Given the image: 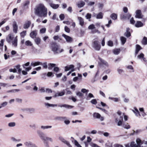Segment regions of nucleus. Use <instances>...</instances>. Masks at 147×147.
I'll return each mask as SVG.
<instances>
[{
    "label": "nucleus",
    "instance_id": "obj_58",
    "mask_svg": "<svg viewBox=\"0 0 147 147\" xmlns=\"http://www.w3.org/2000/svg\"><path fill=\"white\" fill-rule=\"evenodd\" d=\"M59 18L61 20H63L65 18V16L64 14H61L59 16Z\"/></svg>",
    "mask_w": 147,
    "mask_h": 147
},
{
    "label": "nucleus",
    "instance_id": "obj_31",
    "mask_svg": "<svg viewBox=\"0 0 147 147\" xmlns=\"http://www.w3.org/2000/svg\"><path fill=\"white\" fill-rule=\"evenodd\" d=\"M35 42L38 45H39L40 43L41 42V39H40L38 37H36L34 39Z\"/></svg>",
    "mask_w": 147,
    "mask_h": 147
},
{
    "label": "nucleus",
    "instance_id": "obj_4",
    "mask_svg": "<svg viewBox=\"0 0 147 147\" xmlns=\"http://www.w3.org/2000/svg\"><path fill=\"white\" fill-rule=\"evenodd\" d=\"M24 145L26 147H38L35 143L31 141L27 140L24 143Z\"/></svg>",
    "mask_w": 147,
    "mask_h": 147
},
{
    "label": "nucleus",
    "instance_id": "obj_45",
    "mask_svg": "<svg viewBox=\"0 0 147 147\" xmlns=\"http://www.w3.org/2000/svg\"><path fill=\"white\" fill-rule=\"evenodd\" d=\"M122 126L123 127L127 129L130 128V126L128 123L126 124H123Z\"/></svg>",
    "mask_w": 147,
    "mask_h": 147
},
{
    "label": "nucleus",
    "instance_id": "obj_42",
    "mask_svg": "<svg viewBox=\"0 0 147 147\" xmlns=\"http://www.w3.org/2000/svg\"><path fill=\"white\" fill-rule=\"evenodd\" d=\"M26 31H24L21 32L20 33V35L21 37L24 38L26 35Z\"/></svg>",
    "mask_w": 147,
    "mask_h": 147
},
{
    "label": "nucleus",
    "instance_id": "obj_1",
    "mask_svg": "<svg viewBox=\"0 0 147 147\" xmlns=\"http://www.w3.org/2000/svg\"><path fill=\"white\" fill-rule=\"evenodd\" d=\"M35 14L40 17H45L47 13V8L44 4L40 3L36 6L34 9Z\"/></svg>",
    "mask_w": 147,
    "mask_h": 147
},
{
    "label": "nucleus",
    "instance_id": "obj_6",
    "mask_svg": "<svg viewBox=\"0 0 147 147\" xmlns=\"http://www.w3.org/2000/svg\"><path fill=\"white\" fill-rule=\"evenodd\" d=\"M56 64L54 63H50L48 64V68L49 69H51L52 67H54L53 71H54L57 72L59 70V68L58 67H55Z\"/></svg>",
    "mask_w": 147,
    "mask_h": 147
},
{
    "label": "nucleus",
    "instance_id": "obj_14",
    "mask_svg": "<svg viewBox=\"0 0 147 147\" xmlns=\"http://www.w3.org/2000/svg\"><path fill=\"white\" fill-rule=\"evenodd\" d=\"M65 93V90H63L62 91L60 92H58L55 94L54 96V97H55L59 96H62L64 95Z\"/></svg>",
    "mask_w": 147,
    "mask_h": 147
},
{
    "label": "nucleus",
    "instance_id": "obj_5",
    "mask_svg": "<svg viewBox=\"0 0 147 147\" xmlns=\"http://www.w3.org/2000/svg\"><path fill=\"white\" fill-rule=\"evenodd\" d=\"M92 47L95 50L99 51L101 48V46L99 44V42L98 40H95L92 43Z\"/></svg>",
    "mask_w": 147,
    "mask_h": 147
},
{
    "label": "nucleus",
    "instance_id": "obj_43",
    "mask_svg": "<svg viewBox=\"0 0 147 147\" xmlns=\"http://www.w3.org/2000/svg\"><path fill=\"white\" fill-rule=\"evenodd\" d=\"M20 66L19 65L15 67L16 68V69H17L18 70V73L20 74L21 71V69L20 68Z\"/></svg>",
    "mask_w": 147,
    "mask_h": 147
},
{
    "label": "nucleus",
    "instance_id": "obj_13",
    "mask_svg": "<svg viewBox=\"0 0 147 147\" xmlns=\"http://www.w3.org/2000/svg\"><path fill=\"white\" fill-rule=\"evenodd\" d=\"M135 17L136 18H142V13L141 10H138L136 11V15Z\"/></svg>",
    "mask_w": 147,
    "mask_h": 147
},
{
    "label": "nucleus",
    "instance_id": "obj_7",
    "mask_svg": "<svg viewBox=\"0 0 147 147\" xmlns=\"http://www.w3.org/2000/svg\"><path fill=\"white\" fill-rule=\"evenodd\" d=\"M59 139L61 141L65 144H66L69 147H72V146L70 144L69 142L63 138L62 136H60Z\"/></svg>",
    "mask_w": 147,
    "mask_h": 147
},
{
    "label": "nucleus",
    "instance_id": "obj_29",
    "mask_svg": "<svg viewBox=\"0 0 147 147\" xmlns=\"http://www.w3.org/2000/svg\"><path fill=\"white\" fill-rule=\"evenodd\" d=\"M94 98V96L93 94L91 93H89L87 96L86 99L87 100H89L90 99V98Z\"/></svg>",
    "mask_w": 147,
    "mask_h": 147
},
{
    "label": "nucleus",
    "instance_id": "obj_28",
    "mask_svg": "<svg viewBox=\"0 0 147 147\" xmlns=\"http://www.w3.org/2000/svg\"><path fill=\"white\" fill-rule=\"evenodd\" d=\"M41 62L39 61H37L35 62H32L31 63V65L32 66H35L37 65H41Z\"/></svg>",
    "mask_w": 147,
    "mask_h": 147
},
{
    "label": "nucleus",
    "instance_id": "obj_62",
    "mask_svg": "<svg viewBox=\"0 0 147 147\" xmlns=\"http://www.w3.org/2000/svg\"><path fill=\"white\" fill-rule=\"evenodd\" d=\"M7 102H3V103H2L1 105V107H3L5 106L6 105H7Z\"/></svg>",
    "mask_w": 147,
    "mask_h": 147
},
{
    "label": "nucleus",
    "instance_id": "obj_57",
    "mask_svg": "<svg viewBox=\"0 0 147 147\" xmlns=\"http://www.w3.org/2000/svg\"><path fill=\"white\" fill-rule=\"evenodd\" d=\"M91 17V15L89 13H88L86 16V18L87 19H90Z\"/></svg>",
    "mask_w": 147,
    "mask_h": 147
},
{
    "label": "nucleus",
    "instance_id": "obj_40",
    "mask_svg": "<svg viewBox=\"0 0 147 147\" xmlns=\"http://www.w3.org/2000/svg\"><path fill=\"white\" fill-rule=\"evenodd\" d=\"M25 45L26 46H32V42L29 40L26 41L25 42Z\"/></svg>",
    "mask_w": 147,
    "mask_h": 147
},
{
    "label": "nucleus",
    "instance_id": "obj_32",
    "mask_svg": "<svg viewBox=\"0 0 147 147\" xmlns=\"http://www.w3.org/2000/svg\"><path fill=\"white\" fill-rule=\"evenodd\" d=\"M85 4V2L83 1H81L80 3L77 4V6L79 8L82 7Z\"/></svg>",
    "mask_w": 147,
    "mask_h": 147
},
{
    "label": "nucleus",
    "instance_id": "obj_2",
    "mask_svg": "<svg viewBox=\"0 0 147 147\" xmlns=\"http://www.w3.org/2000/svg\"><path fill=\"white\" fill-rule=\"evenodd\" d=\"M37 132L40 139L43 141L45 146V147H49V143L47 140H48L50 142H53V139L51 138L46 136L44 133L40 130H38Z\"/></svg>",
    "mask_w": 147,
    "mask_h": 147
},
{
    "label": "nucleus",
    "instance_id": "obj_55",
    "mask_svg": "<svg viewBox=\"0 0 147 147\" xmlns=\"http://www.w3.org/2000/svg\"><path fill=\"white\" fill-rule=\"evenodd\" d=\"M144 54L143 53H141L138 56L137 58L139 59H142L143 57H144Z\"/></svg>",
    "mask_w": 147,
    "mask_h": 147
},
{
    "label": "nucleus",
    "instance_id": "obj_38",
    "mask_svg": "<svg viewBox=\"0 0 147 147\" xmlns=\"http://www.w3.org/2000/svg\"><path fill=\"white\" fill-rule=\"evenodd\" d=\"M41 65H42L43 68L45 69H47L48 68V65L47 62H45L43 63L41 62Z\"/></svg>",
    "mask_w": 147,
    "mask_h": 147
},
{
    "label": "nucleus",
    "instance_id": "obj_47",
    "mask_svg": "<svg viewBox=\"0 0 147 147\" xmlns=\"http://www.w3.org/2000/svg\"><path fill=\"white\" fill-rule=\"evenodd\" d=\"M74 144L77 147H82V146L79 144L78 142L76 140H74Z\"/></svg>",
    "mask_w": 147,
    "mask_h": 147
},
{
    "label": "nucleus",
    "instance_id": "obj_24",
    "mask_svg": "<svg viewBox=\"0 0 147 147\" xmlns=\"http://www.w3.org/2000/svg\"><path fill=\"white\" fill-rule=\"evenodd\" d=\"M78 19L79 21L80 24L81 26H83L84 24V20L81 17H78Z\"/></svg>",
    "mask_w": 147,
    "mask_h": 147
},
{
    "label": "nucleus",
    "instance_id": "obj_63",
    "mask_svg": "<svg viewBox=\"0 0 147 147\" xmlns=\"http://www.w3.org/2000/svg\"><path fill=\"white\" fill-rule=\"evenodd\" d=\"M104 5L103 3H98V7L99 9H101L103 7Z\"/></svg>",
    "mask_w": 147,
    "mask_h": 147
},
{
    "label": "nucleus",
    "instance_id": "obj_17",
    "mask_svg": "<svg viewBox=\"0 0 147 147\" xmlns=\"http://www.w3.org/2000/svg\"><path fill=\"white\" fill-rule=\"evenodd\" d=\"M130 29L128 28H126V31L124 34V35L126 37L128 38L131 36V34L129 31Z\"/></svg>",
    "mask_w": 147,
    "mask_h": 147
},
{
    "label": "nucleus",
    "instance_id": "obj_22",
    "mask_svg": "<svg viewBox=\"0 0 147 147\" xmlns=\"http://www.w3.org/2000/svg\"><path fill=\"white\" fill-rule=\"evenodd\" d=\"M49 5L52 8L54 9H57L59 6V4H56L53 3H50L49 4Z\"/></svg>",
    "mask_w": 147,
    "mask_h": 147
},
{
    "label": "nucleus",
    "instance_id": "obj_50",
    "mask_svg": "<svg viewBox=\"0 0 147 147\" xmlns=\"http://www.w3.org/2000/svg\"><path fill=\"white\" fill-rule=\"evenodd\" d=\"M95 28L94 25L93 24L90 25L88 27V29L89 30H92Z\"/></svg>",
    "mask_w": 147,
    "mask_h": 147
},
{
    "label": "nucleus",
    "instance_id": "obj_52",
    "mask_svg": "<svg viewBox=\"0 0 147 147\" xmlns=\"http://www.w3.org/2000/svg\"><path fill=\"white\" fill-rule=\"evenodd\" d=\"M26 110L29 111L30 113H32L35 111V109L34 108H28L26 109Z\"/></svg>",
    "mask_w": 147,
    "mask_h": 147
},
{
    "label": "nucleus",
    "instance_id": "obj_36",
    "mask_svg": "<svg viewBox=\"0 0 147 147\" xmlns=\"http://www.w3.org/2000/svg\"><path fill=\"white\" fill-rule=\"evenodd\" d=\"M142 43L143 45H146L147 44V38L145 36L143 37L142 41Z\"/></svg>",
    "mask_w": 147,
    "mask_h": 147
},
{
    "label": "nucleus",
    "instance_id": "obj_10",
    "mask_svg": "<svg viewBox=\"0 0 147 147\" xmlns=\"http://www.w3.org/2000/svg\"><path fill=\"white\" fill-rule=\"evenodd\" d=\"M62 36L65 39L66 41L68 42H71L73 41L72 38L68 36L65 35V34H63Z\"/></svg>",
    "mask_w": 147,
    "mask_h": 147
},
{
    "label": "nucleus",
    "instance_id": "obj_60",
    "mask_svg": "<svg viewBox=\"0 0 147 147\" xmlns=\"http://www.w3.org/2000/svg\"><path fill=\"white\" fill-rule=\"evenodd\" d=\"M46 31V29L45 28H42L40 30V32L41 33L43 34L45 33Z\"/></svg>",
    "mask_w": 147,
    "mask_h": 147
},
{
    "label": "nucleus",
    "instance_id": "obj_18",
    "mask_svg": "<svg viewBox=\"0 0 147 147\" xmlns=\"http://www.w3.org/2000/svg\"><path fill=\"white\" fill-rule=\"evenodd\" d=\"M31 24V22L30 21H28L26 22L23 25V28L26 29L28 28Z\"/></svg>",
    "mask_w": 147,
    "mask_h": 147
},
{
    "label": "nucleus",
    "instance_id": "obj_26",
    "mask_svg": "<svg viewBox=\"0 0 147 147\" xmlns=\"http://www.w3.org/2000/svg\"><path fill=\"white\" fill-rule=\"evenodd\" d=\"M11 140L13 142L17 143L20 142L21 140L20 139H17L14 137H12L11 138Z\"/></svg>",
    "mask_w": 147,
    "mask_h": 147
},
{
    "label": "nucleus",
    "instance_id": "obj_49",
    "mask_svg": "<svg viewBox=\"0 0 147 147\" xmlns=\"http://www.w3.org/2000/svg\"><path fill=\"white\" fill-rule=\"evenodd\" d=\"M4 40L1 39V43H0V49H1L2 50L3 49V45Z\"/></svg>",
    "mask_w": 147,
    "mask_h": 147
},
{
    "label": "nucleus",
    "instance_id": "obj_48",
    "mask_svg": "<svg viewBox=\"0 0 147 147\" xmlns=\"http://www.w3.org/2000/svg\"><path fill=\"white\" fill-rule=\"evenodd\" d=\"M8 125L10 127H13L16 125V123L14 122H10L8 123Z\"/></svg>",
    "mask_w": 147,
    "mask_h": 147
},
{
    "label": "nucleus",
    "instance_id": "obj_33",
    "mask_svg": "<svg viewBox=\"0 0 147 147\" xmlns=\"http://www.w3.org/2000/svg\"><path fill=\"white\" fill-rule=\"evenodd\" d=\"M52 127V126L51 125H47V126H43L42 125L40 127V128L41 129L43 130H45L46 129H48L49 128H51Z\"/></svg>",
    "mask_w": 147,
    "mask_h": 147
},
{
    "label": "nucleus",
    "instance_id": "obj_37",
    "mask_svg": "<svg viewBox=\"0 0 147 147\" xmlns=\"http://www.w3.org/2000/svg\"><path fill=\"white\" fill-rule=\"evenodd\" d=\"M96 108L102 110V111H103V112H104L105 114H108L109 113V111L106 110L105 109H103L102 108L98 107H96Z\"/></svg>",
    "mask_w": 147,
    "mask_h": 147
},
{
    "label": "nucleus",
    "instance_id": "obj_61",
    "mask_svg": "<svg viewBox=\"0 0 147 147\" xmlns=\"http://www.w3.org/2000/svg\"><path fill=\"white\" fill-rule=\"evenodd\" d=\"M134 109L135 110V111L138 114V116H140L141 115L138 110L137 109V108L136 107H134Z\"/></svg>",
    "mask_w": 147,
    "mask_h": 147
},
{
    "label": "nucleus",
    "instance_id": "obj_20",
    "mask_svg": "<svg viewBox=\"0 0 147 147\" xmlns=\"http://www.w3.org/2000/svg\"><path fill=\"white\" fill-rule=\"evenodd\" d=\"M59 107H64L68 109H71L73 107V106L66 104H64L61 105H58Z\"/></svg>",
    "mask_w": 147,
    "mask_h": 147
},
{
    "label": "nucleus",
    "instance_id": "obj_8",
    "mask_svg": "<svg viewBox=\"0 0 147 147\" xmlns=\"http://www.w3.org/2000/svg\"><path fill=\"white\" fill-rule=\"evenodd\" d=\"M131 17V15L128 13L127 14H122L121 15L120 18L122 20L129 19Z\"/></svg>",
    "mask_w": 147,
    "mask_h": 147
},
{
    "label": "nucleus",
    "instance_id": "obj_46",
    "mask_svg": "<svg viewBox=\"0 0 147 147\" xmlns=\"http://www.w3.org/2000/svg\"><path fill=\"white\" fill-rule=\"evenodd\" d=\"M99 60L101 61V62L102 63V64H104L106 65H107V62L105 61L103 59H102L101 58H99Z\"/></svg>",
    "mask_w": 147,
    "mask_h": 147
},
{
    "label": "nucleus",
    "instance_id": "obj_9",
    "mask_svg": "<svg viewBox=\"0 0 147 147\" xmlns=\"http://www.w3.org/2000/svg\"><path fill=\"white\" fill-rule=\"evenodd\" d=\"M123 115H122V116H120L119 118H116L115 119V122L117 123V125L120 126L122 125L123 120Z\"/></svg>",
    "mask_w": 147,
    "mask_h": 147
},
{
    "label": "nucleus",
    "instance_id": "obj_64",
    "mask_svg": "<svg viewBox=\"0 0 147 147\" xmlns=\"http://www.w3.org/2000/svg\"><path fill=\"white\" fill-rule=\"evenodd\" d=\"M90 144L92 147H97V145L96 144L92 142L90 143Z\"/></svg>",
    "mask_w": 147,
    "mask_h": 147
},
{
    "label": "nucleus",
    "instance_id": "obj_19",
    "mask_svg": "<svg viewBox=\"0 0 147 147\" xmlns=\"http://www.w3.org/2000/svg\"><path fill=\"white\" fill-rule=\"evenodd\" d=\"M55 119L59 121H63L67 119L65 117L57 116L55 117Z\"/></svg>",
    "mask_w": 147,
    "mask_h": 147
},
{
    "label": "nucleus",
    "instance_id": "obj_21",
    "mask_svg": "<svg viewBox=\"0 0 147 147\" xmlns=\"http://www.w3.org/2000/svg\"><path fill=\"white\" fill-rule=\"evenodd\" d=\"M37 34V33L36 31H32L30 34V36L32 38H36Z\"/></svg>",
    "mask_w": 147,
    "mask_h": 147
},
{
    "label": "nucleus",
    "instance_id": "obj_15",
    "mask_svg": "<svg viewBox=\"0 0 147 147\" xmlns=\"http://www.w3.org/2000/svg\"><path fill=\"white\" fill-rule=\"evenodd\" d=\"M74 65H73L66 66L65 67V71H66L69 70L70 69L71 70L74 69Z\"/></svg>",
    "mask_w": 147,
    "mask_h": 147
},
{
    "label": "nucleus",
    "instance_id": "obj_35",
    "mask_svg": "<svg viewBox=\"0 0 147 147\" xmlns=\"http://www.w3.org/2000/svg\"><path fill=\"white\" fill-rule=\"evenodd\" d=\"M110 17L112 19L115 20L117 18V15L115 13H113L111 15Z\"/></svg>",
    "mask_w": 147,
    "mask_h": 147
},
{
    "label": "nucleus",
    "instance_id": "obj_34",
    "mask_svg": "<svg viewBox=\"0 0 147 147\" xmlns=\"http://www.w3.org/2000/svg\"><path fill=\"white\" fill-rule=\"evenodd\" d=\"M103 14L102 12L99 13L96 16V18L98 19H102L103 18Z\"/></svg>",
    "mask_w": 147,
    "mask_h": 147
},
{
    "label": "nucleus",
    "instance_id": "obj_44",
    "mask_svg": "<svg viewBox=\"0 0 147 147\" xmlns=\"http://www.w3.org/2000/svg\"><path fill=\"white\" fill-rule=\"evenodd\" d=\"M20 90L19 89H13L11 90H8L7 91V92L9 93V92H18Z\"/></svg>",
    "mask_w": 147,
    "mask_h": 147
},
{
    "label": "nucleus",
    "instance_id": "obj_27",
    "mask_svg": "<svg viewBox=\"0 0 147 147\" xmlns=\"http://www.w3.org/2000/svg\"><path fill=\"white\" fill-rule=\"evenodd\" d=\"M93 115L94 118L99 119L101 117V115L100 114L96 112L94 113Z\"/></svg>",
    "mask_w": 147,
    "mask_h": 147
},
{
    "label": "nucleus",
    "instance_id": "obj_25",
    "mask_svg": "<svg viewBox=\"0 0 147 147\" xmlns=\"http://www.w3.org/2000/svg\"><path fill=\"white\" fill-rule=\"evenodd\" d=\"M143 26V24L141 21H138L135 24V26L136 27H140L142 26Z\"/></svg>",
    "mask_w": 147,
    "mask_h": 147
},
{
    "label": "nucleus",
    "instance_id": "obj_56",
    "mask_svg": "<svg viewBox=\"0 0 147 147\" xmlns=\"http://www.w3.org/2000/svg\"><path fill=\"white\" fill-rule=\"evenodd\" d=\"M108 45L110 47H112L113 46V43L111 40H109L108 42Z\"/></svg>",
    "mask_w": 147,
    "mask_h": 147
},
{
    "label": "nucleus",
    "instance_id": "obj_53",
    "mask_svg": "<svg viewBox=\"0 0 147 147\" xmlns=\"http://www.w3.org/2000/svg\"><path fill=\"white\" fill-rule=\"evenodd\" d=\"M76 95L79 97H82L83 96V94L80 92H76Z\"/></svg>",
    "mask_w": 147,
    "mask_h": 147
},
{
    "label": "nucleus",
    "instance_id": "obj_54",
    "mask_svg": "<svg viewBox=\"0 0 147 147\" xmlns=\"http://www.w3.org/2000/svg\"><path fill=\"white\" fill-rule=\"evenodd\" d=\"M90 102L93 104L96 105L97 104V102L95 99H93L91 100Z\"/></svg>",
    "mask_w": 147,
    "mask_h": 147
},
{
    "label": "nucleus",
    "instance_id": "obj_11",
    "mask_svg": "<svg viewBox=\"0 0 147 147\" xmlns=\"http://www.w3.org/2000/svg\"><path fill=\"white\" fill-rule=\"evenodd\" d=\"M13 36L11 34H9L7 36L6 40L9 43L11 44L13 39Z\"/></svg>",
    "mask_w": 147,
    "mask_h": 147
},
{
    "label": "nucleus",
    "instance_id": "obj_30",
    "mask_svg": "<svg viewBox=\"0 0 147 147\" xmlns=\"http://www.w3.org/2000/svg\"><path fill=\"white\" fill-rule=\"evenodd\" d=\"M120 40L122 45H124L126 42V38L123 36H121L120 37Z\"/></svg>",
    "mask_w": 147,
    "mask_h": 147
},
{
    "label": "nucleus",
    "instance_id": "obj_41",
    "mask_svg": "<svg viewBox=\"0 0 147 147\" xmlns=\"http://www.w3.org/2000/svg\"><path fill=\"white\" fill-rule=\"evenodd\" d=\"M120 50L119 49H116L113 51V53L115 55H118L120 52Z\"/></svg>",
    "mask_w": 147,
    "mask_h": 147
},
{
    "label": "nucleus",
    "instance_id": "obj_51",
    "mask_svg": "<svg viewBox=\"0 0 147 147\" xmlns=\"http://www.w3.org/2000/svg\"><path fill=\"white\" fill-rule=\"evenodd\" d=\"M65 31L69 33L70 32V29L67 26H65L64 28Z\"/></svg>",
    "mask_w": 147,
    "mask_h": 147
},
{
    "label": "nucleus",
    "instance_id": "obj_23",
    "mask_svg": "<svg viewBox=\"0 0 147 147\" xmlns=\"http://www.w3.org/2000/svg\"><path fill=\"white\" fill-rule=\"evenodd\" d=\"M12 44L15 47H16L17 46L18 39L17 36H16L14 38V40L12 41L11 42Z\"/></svg>",
    "mask_w": 147,
    "mask_h": 147
},
{
    "label": "nucleus",
    "instance_id": "obj_39",
    "mask_svg": "<svg viewBox=\"0 0 147 147\" xmlns=\"http://www.w3.org/2000/svg\"><path fill=\"white\" fill-rule=\"evenodd\" d=\"M30 3V2L29 1L27 0L26 1H25L23 3V6L24 7H28V5H29V4Z\"/></svg>",
    "mask_w": 147,
    "mask_h": 147
},
{
    "label": "nucleus",
    "instance_id": "obj_59",
    "mask_svg": "<svg viewBox=\"0 0 147 147\" xmlns=\"http://www.w3.org/2000/svg\"><path fill=\"white\" fill-rule=\"evenodd\" d=\"M136 49L138 50L139 51L142 49L141 47L139 45H136Z\"/></svg>",
    "mask_w": 147,
    "mask_h": 147
},
{
    "label": "nucleus",
    "instance_id": "obj_16",
    "mask_svg": "<svg viewBox=\"0 0 147 147\" xmlns=\"http://www.w3.org/2000/svg\"><path fill=\"white\" fill-rule=\"evenodd\" d=\"M13 32L15 33H16L17 32V30L18 29V26L16 22H13Z\"/></svg>",
    "mask_w": 147,
    "mask_h": 147
},
{
    "label": "nucleus",
    "instance_id": "obj_3",
    "mask_svg": "<svg viewBox=\"0 0 147 147\" xmlns=\"http://www.w3.org/2000/svg\"><path fill=\"white\" fill-rule=\"evenodd\" d=\"M50 48L55 54H58L63 52L64 50L61 49L60 46L55 42H52L50 43Z\"/></svg>",
    "mask_w": 147,
    "mask_h": 147
},
{
    "label": "nucleus",
    "instance_id": "obj_12",
    "mask_svg": "<svg viewBox=\"0 0 147 147\" xmlns=\"http://www.w3.org/2000/svg\"><path fill=\"white\" fill-rule=\"evenodd\" d=\"M125 147H141L139 144H136L134 142H132L130 144H127L125 146Z\"/></svg>",
    "mask_w": 147,
    "mask_h": 147
}]
</instances>
